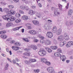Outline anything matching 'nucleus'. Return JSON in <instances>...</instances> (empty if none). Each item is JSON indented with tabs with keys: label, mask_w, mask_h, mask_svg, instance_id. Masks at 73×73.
I'll return each instance as SVG.
<instances>
[{
	"label": "nucleus",
	"mask_w": 73,
	"mask_h": 73,
	"mask_svg": "<svg viewBox=\"0 0 73 73\" xmlns=\"http://www.w3.org/2000/svg\"><path fill=\"white\" fill-rule=\"evenodd\" d=\"M60 58L61 60H62L63 61H65V60L66 58V57L64 55H61L60 57Z\"/></svg>",
	"instance_id": "16"
},
{
	"label": "nucleus",
	"mask_w": 73,
	"mask_h": 73,
	"mask_svg": "<svg viewBox=\"0 0 73 73\" xmlns=\"http://www.w3.org/2000/svg\"><path fill=\"white\" fill-rule=\"evenodd\" d=\"M47 61V59H45V58H43L42 59L41 61L44 63H46V62Z\"/></svg>",
	"instance_id": "27"
},
{
	"label": "nucleus",
	"mask_w": 73,
	"mask_h": 73,
	"mask_svg": "<svg viewBox=\"0 0 73 73\" xmlns=\"http://www.w3.org/2000/svg\"><path fill=\"white\" fill-rule=\"evenodd\" d=\"M9 13H11V15H15L16 12L14 11H13L12 10H11L9 12Z\"/></svg>",
	"instance_id": "30"
},
{
	"label": "nucleus",
	"mask_w": 73,
	"mask_h": 73,
	"mask_svg": "<svg viewBox=\"0 0 73 73\" xmlns=\"http://www.w3.org/2000/svg\"><path fill=\"white\" fill-rule=\"evenodd\" d=\"M33 41L34 42H38V40L37 39H34Z\"/></svg>",
	"instance_id": "47"
},
{
	"label": "nucleus",
	"mask_w": 73,
	"mask_h": 73,
	"mask_svg": "<svg viewBox=\"0 0 73 73\" xmlns=\"http://www.w3.org/2000/svg\"><path fill=\"white\" fill-rule=\"evenodd\" d=\"M21 27H22L19 26V27H17L15 28H14L13 29V30L14 31H17V30H19V29H20V28H21Z\"/></svg>",
	"instance_id": "29"
},
{
	"label": "nucleus",
	"mask_w": 73,
	"mask_h": 73,
	"mask_svg": "<svg viewBox=\"0 0 73 73\" xmlns=\"http://www.w3.org/2000/svg\"><path fill=\"white\" fill-rule=\"evenodd\" d=\"M66 43V41H64L63 42H60V46H63Z\"/></svg>",
	"instance_id": "21"
},
{
	"label": "nucleus",
	"mask_w": 73,
	"mask_h": 73,
	"mask_svg": "<svg viewBox=\"0 0 73 73\" xmlns=\"http://www.w3.org/2000/svg\"><path fill=\"white\" fill-rule=\"evenodd\" d=\"M13 1L15 3H17L19 1V0H14Z\"/></svg>",
	"instance_id": "61"
},
{
	"label": "nucleus",
	"mask_w": 73,
	"mask_h": 73,
	"mask_svg": "<svg viewBox=\"0 0 73 73\" xmlns=\"http://www.w3.org/2000/svg\"><path fill=\"white\" fill-rule=\"evenodd\" d=\"M38 5L39 7H42V5H41V4L40 3H39Z\"/></svg>",
	"instance_id": "57"
},
{
	"label": "nucleus",
	"mask_w": 73,
	"mask_h": 73,
	"mask_svg": "<svg viewBox=\"0 0 73 73\" xmlns=\"http://www.w3.org/2000/svg\"><path fill=\"white\" fill-rule=\"evenodd\" d=\"M69 3H67V5L66 6V8L67 9H68V7H69Z\"/></svg>",
	"instance_id": "51"
},
{
	"label": "nucleus",
	"mask_w": 73,
	"mask_h": 73,
	"mask_svg": "<svg viewBox=\"0 0 73 73\" xmlns=\"http://www.w3.org/2000/svg\"><path fill=\"white\" fill-rule=\"evenodd\" d=\"M8 7L10 9H12L13 8H14V6L13 5H9Z\"/></svg>",
	"instance_id": "46"
},
{
	"label": "nucleus",
	"mask_w": 73,
	"mask_h": 73,
	"mask_svg": "<svg viewBox=\"0 0 73 73\" xmlns=\"http://www.w3.org/2000/svg\"><path fill=\"white\" fill-rule=\"evenodd\" d=\"M24 8L25 9H26V10H28V9H29V8H28V7L26 6H25Z\"/></svg>",
	"instance_id": "48"
},
{
	"label": "nucleus",
	"mask_w": 73,
	"mask_h": 73,
	"mask_svg": "<svg viewBox=\"0 0 73 73\" xmlns=\"http://www.w3.org/2000/svg\"><path fill=\"white\" fill-rule=\"evenodd\" d=\"M50 48L53 50H54L57 49V46H51L50 47Z\"/></svg>",
	"instance_id": "28"
},
{
	"label": "nucleus",
	"mask_w": 73,
	"mask_h": 73,
	"mask_svg": "<svg viewBox=\"0 0 73 73\" xmlns=\"http://www.w3.org/2000/svg\"><path fill=\"white\" fill-rule=\"evenodd\" d=\"M25 6H21L20 7V8L22 9H24L25 8Z\"/></svg>",
	"instance_id": "49"
},
{
	"label": "nucleus",
	"mask_w": 73,
	"mask_h": 73,
	"mask_svg": "<svg viewBox=\"0 0 73 73\" xmlns=\"http://www.w3.org/2000/svg\"><path fill=\"white\" fill-rule=\"evenodd\" d=\"M46 50L48 52V53H50L52 52V50L50 48H48V47H46L45 48Z\"/></svg>",
	"instance_id": "26"
},
{
	"label": "nucleus",
	"mask_w": 73,
	"mask_h": 73,
	"mask_svg": "<svg viewBox=\"0 0 73 73\" xmlns=\"http://www.w3.org/2000/svg\"><path fill=\"white\" fill-rule=\"evenodd\" d=\"M36 60L35 59L31 58L29 60V62H30V64L31 63V62H36Z\"/></svg>",
	"instance_id": "23"
},
{
	"label": "nucleus",
	"mask_w": 73,
	"mask_h": 73,
	"mask_svg": "<svg viewBox=\"0 0 73 73\" xmlns=\"http://www.w3.org/2000/svg\"><path fill=\"white\" fill-rule=\"evenodd\" d=\"M35 13H36V12L33 11L32 10H29V14L30 15H34Z\"/></svg>",
	"instance_id": "13"
},
{
	"label": "nucleus",
	"mask_w": 73,
	"mask_h": 73,
	"mask_svg": "<svg viewBox=\"0 0 73 73\" xmlns=\"http://www.w3.org/2000/svg\"><path fill=\"white\" fill-rule=\"evenodd\" d=\"M64 37L65 40H68L69 39V36L67 35L66 33L64 34Z\"/></svg>",
	"instance_id": "12"
},
{
	"label": "nucleus",
	"mask_w": 73,
	"mask_h": 73,
	"mask_svg": "<svg viewBox=\"0 0 73 73\" xmlns=\"http://www.w3.org/2000/svg\"><path fill=\"white\" fill-rule=\"evenodd\" d=\"M26 25L27 27H29V26H30V25H31V24L29 23H27L26 24Z\"/></svg>",
	"instance_id": "53"
},
{
	"label": "nucleus",
	"mask_w": 73,
	"mask_h": 73,
	"mask_svg": "<svg viewBox=\"0 0 73 73\" xmlns=\"http://www.w3.org/2000/svg\"><path fill=\"white\" fill-rule=\"evenodd\" d=\"M48 23H52V21L51 20H50L49 19H48Z\"/></svg>",
	"instance_id": "58"
},
{
	"label": "nucleus",
	"mask_w": 73,
	"mask_h": 73,
	"mask_svg": "<svg viewBox=\"0 0 73 73\" xmlns=\"http://www.w3.org/2000/svg\"><path fill=\"white\" fill-rule=\"evenodd\" d=\"M38 54L41 56H44L46 54V51L43 48H41L38 52Z\"/></svg>",
	"instance_id": "2"
},
{
	"label": "nucleus",
	"mask_w": 73,
	"mask_h": 73,
	"mask_svg": "<svg viewBox=\"0 0 73 73\" xmlns=\"http://www.w3.org/2000/svg\"><path fill=\"white\" fill-rule=\"evenodd\" d=\"M44 28L46 30H49V27L47 24L45 25L44 26Z\"/></svg>",
	"instance_id": "20"
},
{
	"label": "nucleus",
	"mask_w": 73,
	"mask_h": 73,
	"mask_svg": "<svg viewBox=\"0 0 73 73\" xmlns=\"http://www.w3.org/2000/svg\"><path fill=\"white\" fill-rule=\"evenodd\" d=\"M20 21H21V20L20 19H17L15 21V22L16 23H20Z\"/></svg>",
	"instance_id": "34"
},
{
	"label": "nucleus",
	"mask_w": 73,
	"mask_h": 73,
	"mask_svg": "<svg viewBox=\"0 0 73 73\" xmlns=\"http://www.w3.org/2000/svg\"><path fill=\"white\" fill-rule=\"evenodd\" d=\"M32 22L35 25H39V22L37 21H33Z\"/></svg>",
	"instance_id": "14"
},
{
	"label": "nucleus",
	"mask_w": 73,
	"mask_h": 73,
	"mask_svg": "<svg viewBox=\"0 0 73 73\" xmlns=\"http://www.w3.org/2000/svg\"><path fill=\"white\" fill-rule=\"evenodd\" d=\"M22 19L24 20H27L28 19V17L27 16H23L22 17Z\"/></svg>",
	"instance_id": "25"
},
{
	"label": "nucleus",
	"mask_w": 73,
	"mask_h": 73,
	"mask_svg": "<svg viewBox=\"0 0 73 73\" xmlns=\"http://www.w3.org/2000/svg\"><path fill=\"white\" fill-rule=\"evenodd\" d=\"M66 63H67V64L68 63H69V60H66Z\"/></svg>",
	"instance_id": "64"
},
{
	"label": "nucleus",
	"mask_w": 73,
	"mask_h": 73,
	"mask_svg": "<svg viewBox=\"0 0 73 73\" xmlns=\"http://www.w3.org/2000/svg\"><path fill=\"white\" fill-rule=\"evenodd\" d=\"M3 18L4 20H7L8 21H13L14 20H15V17L13 16H12L10 14L8 13L7 15H4L3 17Z\"/></svg>",
	"instance_id": "1"
},
{
	"label": "nucleus",
	"mask_w": 73,
	"mask_h": 73,
	"mask_svg": "<svg viewBox=\"0 0 73 73\" xmlns=\"http://www.w3.org/2000/svg\"><path fill=\"white\" fill-rule=\"evenodd\" d=\"M52 31L53 33H57V28L56 27H54L53 29L52 30Z\"/></svg>",
	"instance_id": "18"
},
{
	"label": "nucleus",
	"mask_w": 73,
	"mask_h": 73,
	"mask_svg": "<svg viewBox=\"0 0 73 73\" xmlns=\"http://www.w3.org/2000/svg\"><path fill=\"white\" fill-rule=\"evenodd\" d=\"M45 64H46L47 65H48L49 66V65H50V62L48 61H46V62L45 63Z\"/></svg>",
	"instance_id": "45"
},
{
	"label": "nucleus",
	"mask_w": 73,
	"mask_h": 73,
	"mask_svg": "<svg viewBox=\"0 0 73 73\" xmlns=\"http://www.w3.org/2000/svg\"><path fill=\"white\" fill-rule=\"evenodd\" d=\"M70 24H73V21H71L70 22Z\"/></svg>",
	"instance_id": "63"
},
{
	"label": "nucleus",
	"mask_w": 73,
	"mask_h": 73,
	"mask_svg": "<svg viewBox=\"0 0 73 73\" xmlns=\"http://www.w3.org/2000/svg\"><path fill=\"white\" fill-rule=\"evenodd\" d=\"M20 16H21V15L19 13H17L15 15V16L16 17L19 18L20 17Z\"/></svg>",
	"instance_id": "35"
},
{
	"label": "nucleus",
	"mask_w": 73,
	"mask_h": 73,
	"mask_svg": "<svg viewBox=\"0 0 73 73\" xmlns=\"http://www.w3.org/2000/svg\"><path fill=\"white\" fill-rule=\"evenodd\" d=\"M47 70L49 73H53L54 72L53 68L52 67H49L47 68Z\"/></svg>",
	"instance_id": "5"
},
{
	"label": "nucleus",
	"mask_w": 73,
	"mask_h": 73,
	"mask_svg": "<svg viewBox=\"0 0 73 73\" xmlns=\"http://www.w3.org/2000/svg\"><path fill=\"white\" fill-rule=\"evenodd\" d=\"M73 45V42L72 41H70L67 43L66 46L67 48L70 47L72 45Z\"/></svg>",
	"instance_id": "6"
},
{
	"label": "nucleus",
	"mask_w": 73,
	"mask_h": 73,
	"mask_svg": "<svg viewBox=\"0 0 73 73\" xmlns=\"http://www.w3.org/2000/svg\"><path fill=\"white\" fill-rule=\"evenodd\" d=\"M46 36L47 37L51 38V37H53V33L50 32H47L46 34Z\"/></svg>",
	"instance_id": "4"
},
{
	"label": "nucleus",
	"mask_w": 73,
	"mask_h": 73,
	"mask_svg": "<svg viewBox=\"0 0 73 73\" xmlns=\"http://www.w3.org/2000/svg\"><path fill=\"white\" fill-rule=\"evenodd\" d=\"M57 52H58L54 53V55L57 57H60V56H61V54L59 53H62V50L60 48H58L57 49Z\"/></svg>",
	"instance_id": "3"
},
{
	"label": "nucleus",
	"mask_w": 73,
	"mask_h": 73,
	"mask_svg": "<svg viewBox=\"0 0 73 73\" xmlns=\"http://www.w3.org/2000/svg\"><path fill=\"white\" fill-rule=\"evenodd\" d=\"M21 31L22 33H24V29H22Z\"/></svg>",
	"instance_id": "62"
},
{
	"label": "nucleus",
	"mask_w": 73,
	"mask_h": 73,
	"mask_svg": "<svg viewBox=\"0 0 73 73\" xmlns=\"http://www.w3.org/2000/svg\"><path fill=\"white\" fill-rule=\"evenodd\" d=\"M36 15L38 17H41V13H36Z\"/></svg>",
	"instance_id": "37"
},
{
	"label": "nucleus",
	"mask_w": 73,
	"mask_h": 73,
	"mask_svg": "<svg viewBox=\"0 0 73 73\" xmlns=\"http://www.w3.org/2000/svg\"><path fill=\"white\" fill-rule=\"evenodd\" d=\"M7 60H8V61H9V62H12V61L11 60V59H10L9 58H7Z\"/></svg>",
	"instance_id": "52"
},
{
	"label": "nucleus",
	"mask_w": 73,
	"mask_h": 73,
	"mask_svg": "<svg viewBox=\"0 0 73 73\" xmlns=\"http://www.w3.org/2000/svg\"><path fill=\"white\" fill-rule=\"evenodd\" d=\"M15 60H17V62H19L20 61V60L18 59V58H15Z\"/></svg>",
	"instance_id": "56"
},
{
	"label": "nucleus",
	"mask_w": 73,
	"mask_h": 73,
	"mask_svg": "<svg viewBox=\"0 0 73 73\" xmlns=\"http://www.w3.org/2000/svg\"><path fill=\"white\" fill-rule=\"evenodd\" d=\"M58 6L59 7V9L60 11H61V10L62 9V5H61L60 4H58Z\"/></svg>",
	"instance_id": "33"
},
{
	"label": "nucleus",
	"mask_w": 73,
	"mask_h": 73,
	"mask_svg": "<svg viewBox=\"0 0 73 73\" xmlns=\"http://www.w3.org/2000/svg\"><path fill=\"white\" fill-rule=\"evenodd\" d=\"M60 14L59 11H58V9H56L55 10L54 12V16H57Z\"/></svg>",
	"instance_id": "8"
},
{
	"label": "nucleus",
	"mask_w": 73,
	"mask_h": 73,
	"mask_svg": "<svg viewBox=\"0 0 73 73\" xmlns=\"http://www.w3.org/2000/svg\"><path fill=\"white\" fill-rule=\"evenodd\" d=\"M19 12L21 14H24V11H23L22 10H19Z\"/></svg>",
	"instance_id": "44"
},
{
	"label": "nucleus",
	"mask_w": 73,
	"mask_h": 73,
	"mask_svg": "<svg viewBox=\"0 0 73 73\" xmlns=\"http://www.w3.org/2000/svg\"><path fill=\"white\" fill-rule=\"evenodd\" d=\"M3 11L5 12H9V9L8 8H5L4 9Z\"/></svg>",
	"instance_id": "40"
},
{
	"label": "nucleus",
	"mask_w": 73,
	"mask_h": 73,
	"mask_svg": "<svg viewBox=\"0 0 73 73\" xmlns=\"http://www.w3.org/2000/svg\"><path fill=\"white\" fill-rule=\"evenodd\" d=\"M24 55H25V56H29L31 54L30 52H25L23 53Z\"/></svg>",
	"instance_id": "24"
},
{
	"label": "nucleus",
	"mask_w": 73,
	"mask_h": 73,
	"mask_svg": "<svg viewBox=\"0 0 73 73\" xmlns=\"http://www.w3.org/2000/svg\"><path fill=\"white\" fill-rule=\"evenodd\" d=\"M24 62L26 64H27V65H29L30 64H31L29 60V61L28 60H25Z\"/></svg>",
	"instance_id": "32"
},
{
	"label": "nucleus",
	"mask_w": 73,
	"mask_h": 73,
	"mask_svg": "<svg viewBox=\"0 0 73 73\" xmlns=\"http://www.w3.org/2000/svg\"><path fill=\"white\" fill-rule=\"evenodd\" d=\"M12 49L14 50H18L20 49V48L18 46H13L12 47Z\"/></svg>",
	"instance_id": "11"
},
{
	"label": "nucleus",
	"mask_w": 73,
	"mask_h": 73,
	"mask_svg": "<svg viewBox=\"0 0 73 73\" xmlns=\"http://www.w3.org/2000/svg\"><path fill=\"white\" fill-rule=\"evenodd\" d=\"M63 35H61L60 36H59L58 38V40L60 41H62L64 40V39L63 38Z\"/></svg>",
	"instance_id": "10"
},
{
	"label": "nucleus",
	"mask_w": 73,
	"mask_h": 73,
	"mask_svg": "<svg viewBox=\"0 0 73 73\" xmlns=\"http://www.w3.org/2000/svg\"><path fill=\"white\" fill-rule=\"evenodd\" d=\"M38 36L40 38L42 36H41V34H38Z\"/></svg>",
	"instance_id": "60"
},
{
	"label": "nucleus",
	"mask_w": 73,
	"mask_h": 73,
	"mask_svg": "<svg viewBox=\"0 0 73 73\" xmlns=\"http://www.w3.org/2000/svg\"><path fill=\"white\" fill-rule=\"evenodd\" d=\"M23 40L24 41H25L27 42H29V40L27 38H23Z\"/></svg>",
	"instance_id": "43"
},
{
	"label": "nucleus",
	"mask_w": 73,
	"mask_h": 73,
	"mask_svg": "<svg viewBox=\"0 0 73 73\" xmlns=\"http://www.w3.org/2000/svg\"><path fill=\"white\" fill-rule=\"evenodd\" d=\"M15 42V40H13L10 42V43H11V44H13L14 43V42Z\"/></svg>",
	"instance_id": "50"
},
{
	"label": "nucleus",
	"mask_w": 73,
	"mask_h": 73,
	"mask_svg": "<svg viewBox=\"0 0 73 73\" xmlns=\"http://www.w3.org/2000/svg\"><path fill=\"white\" fill-rule=\"evenodd\" d=\"M73 13V10L72 9L69 10L68 11V17H70Z\"/></svg>",
	"instance_id": "7"
},
{
	"label": "nucleus",
	"mask_w": 73,
	"mask_h": 73,
	"mask_svg": "<svg viewBox=\"0 0 73 73\" xmlns=\"http://www.w3.org/2000/svg\"><path fill=\"white\" fill-rule=\"evenodd\" d=\"M8 66H9L8 64H6L5 68V70H8Z\"/></svg>",
	"instance_id": "42"
},
{
	"label": "nucleus",
	"mask_w": 73,
	"mask_h": 73,
	"mask_svg": "<svg viewBox=\"0 0 73 73\" xmlns=\"http://www.w3.org/2000/svg\"><path fill=\"white\" fill-rule=\"evenodd\" d=\"M44 44H45L46 45H50L51 44V42L49 40H47L46 41H45Z\"/></svg>",
	"instance_id": "19"
},
{
	"label": "nucleus",
	"mask_w": 73,
	"mask_h": 73,
	"mask_svg": "<svg viewBox=\"0 0 73 73\" xmlns=\"http://www.w3.org/2000/svg\"><path fill=\"white\" fill-rule=\"evenodd\" d=\"M6 33V31H0V35H3V34H5Z\"/></svg>",
	"instance_id": "39"
},
{
	"label": "nucleus",
	"mask_w": 73,
	"mask_h": 73,
	"mask_svg": "<svg viewBox=\"0 0 73 73\" xmlns=\"http://www.w3.org/2000/svg\"><path fill=\"white\" fill-rule=\"evenodd\" d=\"M62 32V29H59L58 30V35H60V34H61V32Z\"/></svg>",
	"instance_id": "38"
},
{
	"label": "nucleus",
	"mask_w": 73,
	"mask_h": 73,
	"mask_svg": "<svg viewBox=\"0 0 73 73\" xmlns=\"http://www.w3.org/2000/svg\"><path fill=\"white\" fill-rule=\"evenodd\" d=\"M34 71L35 73H38V72H40V70L38 69H35L34 70Z\"/></svg>",
	"instance_id": "41"
},
{
	"label": "nucleus",
	"mask_w": 73,
	"mask_h": 73,
	"mask_svg": "<svg viewBox=\"0 0 73 73\" xmlns=\"http://www.w3.org/2000/svg\"><path fill=\"white\" fill-rule=\"evenodd\" d=\"M1 37L2 38L5 39V38H7V36L5 35H2L1 36Z\"/></svg>",
	"instance_id": "31"
},
{
	"label": "nucleus",
	"mask_w": 73,
	"mask_h": 73,
	"mask_svg": "<svg viewBox=\"0 0 73 73\" xmlns=\"http://www.w3.org/2000/svg\"><path fill=\"white\" fill-rule=\"evenodd\" d=\"M13 62L14 64H16V61L15 60H13Z\"/></svg>",
	"instance_id": "59"
},
{
	"label": "nucleus",
	"mask_w": 73,
	"mask_h": 73,
	"mask_svg": "<svg viewBox=\"0 0 73 73\" xmlns=\"http://www.w3.org/2000/svg\"><path fill=\"white\" fill-rule=\"evenodd\" d=\"M13 25V23L11 22L8 23H7L6 25V26L7 27H9Z\"/></svg>",
	"instance_id": "15"
},
{
	"label": "nucleus",
	"mask_w": 73,
	"mask_h": 73,
	"mask_svg": "<svg viewBox=\"0 0 73 73\" xmlns=\"http://www.w3.org/2000/svg\"><path fill=\"white\" fill-rule=\"evenodd\" d=\"M24 50L25 51H27V52H28V51L29 50V49L28 48H25Z\"/></svg>",
	"instance_id": "54"
},
{
	"label": "nucleus",
	"mask_w": 73,
	"mask_h": 73,
	"mask_svg": "<svg viewBox=\"0 0 73 73\" xmlns=\"http://www.w3.org/2000/svg\"><path fill=\"white\" fill-rule=\"evenodd\" d=\"M40 42L41 44H44L45 42V40H44V37L43 36H42L40 38Z\"/></svg>",
	"instance_id": "9"
},
{
	"label": "nucleus",
	"mask_w": 73,
	"mask_h": 73,
	"mask_svg": "<svg viewBox=\"0 0 73 73\" xmlns=\"http://www.w3.org/2000/svg\"><path fill=\"white\" fill-rule=\"evenodd\" d=\"M54 44H57V40H54Z\"/></svg>",
	"instance_id": "55"
},
{
	"label": "nucleus",
	"mask_w": 73,
	"mask_h": 73,
	"mask_svg": "<svg viewBox=\"0 0 73 73\" xmlns=\"http://www.w3.org/2000/svg\"><path fill=\"white\" fill-rule=\"evenodd\" d=\"M31 47L33 50H36L37 49V46L35 45H31Z\"/></svg>",
	"instance_id": "22"
},
{
	"label": "nucleus",
	"mask_w": 73,
	"mask_h": 73,
	"mask_svg": "<svg viewBox=\"0 0 73 73\" xmlns=\"http://www.w3.org/2000/svg\"><path fill=\"white\" fill-rule=\"evenodd\" d=\"M14 44L15 45H17V46H20L21 45L20 42H15Z\"/></svg>",
	"instance_id": "36"
},
{
	"label": "nucleus",
	"mask_w": 73,
	"mask_h": 73,
	"mask_svg": "<svg viewBox=\"0 0 73 73\" xmlns=\"http://www.w3.org/2000/svg\"><path fill=\"white\" fill-rule=\"evenodd\" d=\"M29 33H30L31 35H36V32L35 30L30 31Z\"/></svg>",
	"instance_id": "17"
}]
</instances>
